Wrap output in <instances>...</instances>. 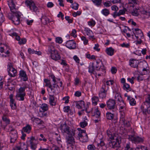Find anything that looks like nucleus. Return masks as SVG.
Listing matches in <instances>:
<instances>
[{"label": "nucleus", "instance_id": "4468645a", "mask_svg": "<svg viewBox=\"0 0 150 150\" xmlns=\"http://www.w3.org/2000/svg\"><path fill=\"white\" fill-rule=\"evenodd\" d=\"M8 4L12 12L15 13L16 11L17 8L14 0H10L8 1Z\"/></svg>", "mask_w": 150, "mask_h": 150}, {"label": "nucleus", "instance_id": "603ef678", "mask_svg": "<svg viewBox=\"0 0 150 150\" xmlns=\"http://www.w3.org/2000/svg\"><path fill=\"white\" fill-rule=\"evenodd\" d=\"M25 22L27 25L30 26L32 25L34 22V20L33 19L30 20L28 19H27L25 20Z\"/></svg>", "mask_w": 150, "mask_h": 150}, {"label": "nucleus", "instance_id": "f257e3e1", "mask_svg": "<svg viewBox=\"0 0 150 150\" xmlns=\"http://www.w3.org/2000/svg\"><path fill=\"white\" fill-rule=\"evenodd\" d=\"M62 131L67 134L66 136L67 141L68 143L73 142L75 140L76 135L78 133V131L76 129L70 128L66 123L64 124L61 128Z\"/></svg>", "mask_w": 150, "mask_h": 150}, {"label": "nucleus", "instance_id": "e2e57ef3", "mask_svg": "<svg viewBox=\"0 0 150 150\" xmlns=\"http://www.w3.org/2000/svg\"><path fill=\"white\" fill-rule=\"evenodd\" d=\"M51 150H60V148L55 145H53L51 147Z\"/></svg>", "mask_w": 150, "mask_h": 150}, {"label": "nucleus", "instance_id": "473e14b6", "mask_svg": "<svg viewBox=\"0 0 150 150\" xmlns=\"http://www.w3.org/2000/svg\"><path fill=\"white\" fill-rule=\"evenodd\" d=\"M115 98L116 101L119 102L122 101L123 100L121 95L120 93H115Z\"/></svg>", "mask_w": 150, "mask_h": 150}, {"label": "nucleus", "instance_id": "412c9836", "mask_svg": "<svg viewBox=\"0 0 150 150\" xmlns=\"http://www.w3.org/2000/svg\"><path fill=\"white\" fill-rule=\"evenodd\" d=\"M68 150H75L76 146L75 145V141L74 140L73 142L68 143L67 141Z\"/></svg>", "mask_w": 150, "mask_h": 150}, {"label": "nucleus", "instance_id": "79ce46f5", "mask_svg": "<svg viewBox=\"0 0 150 150\" xmlns=\"http://www.w3.org/2000/svg\"><path fill=\"white\" fill-rule=\"evenodd\" d=\"M106 115L107 119L109 120H112L113 119L114 115L111 112H107L106 113Z\"/></svg>", "mask_w": 150, "mask_h": 150}, {"label": "nucleus", "instance_id": "ddd939ff", "mask_svg": "<svg viewBox=\"0 0 150 150\" xmlns=\"http://www.w3.org/2000/svg\"><path fill=\"white\" fill-rule=\"evenodd\" d=\"M66 46L70 49H74L76 47V43L73 40H69L66 42Z\"/></svg>", "mask_w": 150, "mask_h": 150}, {"label": "nucleus", "instance_id": "7ed1b4c3", "mask_svg": "<svg viewBox=\"0 0 150 150\" xmlns=\"http://www.w3.org/2000/svg\"><path fill=\"white\" fill-rule=\"evenodd\" d=\"M139 12L142 14L145 15L146 18L148 17V16H150V7L145 6L136 8L132 12V14L134 16H137Z\"/></svg>", "mask_w": 150, "mask_h": 150}, {"label": "nucleus", "instance_id": "37998d69", "mask_svg": "<svg viewBox=\"0 0 150 150\" xmlns=\"http://www.w3.org/2000/svg\"><path fill=\"white\" fill-rule=\"evenodd\" d=\"M27 88L26 86L24 87H21L18 89V92L17 93H25V89Z\"/></svg>", "mask_w": 150, "mask_h": 150}, {"label": "nucleus", "instance_id": "f03ea898", "mask_svg": "<svg viewBox=\"0 0 150 150\" xmlns=\"http://www.w3.org/2000/svg\"><path fill=\"white\" fill-rule=\"evenodd\" d=\"M88 69V72L91 73H93L95 70L101 71L102 74L105 72V67L102 65V63L100 60L93 61L90 65Z\"/></svg>", "mask_w": 150, "mask_h": 150}, {"label": "nucleus", "instance_id": "2f4dec72", "mask_svg": "<svg viewBox=\"0 0 150 150\" xmlns=\"http://www.w3.org/2000/svg\"><path fill=\"white\" fill-rule=\"evenodd\" d=\"M28 53L31 54H35L38 55H40L41 54V52L40 51H37L34 50L33 49H32L30 48H29L28 49Z\"/></svg>", "mask_w": 150, "mask_h": 150}, {"label": "nucleus", "instance_id": "2eb2a0df", "mask_svg": "<svg viewBox=\"0 0 150 150\" xmlns=\"http://www.w3.org/2000/svg\"><path fill=\"white\" fill-rule=\"evenodd\" d=\"M106 104L108 109H113L115 107V101L113 99H110L107 101Z\"/></svg>", "mask_w": 150, "mask_h": 150}, {"label": "nucleus", "instance_id": "864d4df0", "mask_svg": "<svg viewBox=\"0 0 150 150\" xmlns=\"http://www.w3.org/2000/svg\"><path fill=\"white\" fill-rule=\"evenodd\" d=\"M125 111L120 112V119L122 121H125Z\"/></svg>", "mask_w": 150, "mask_h": 150}, {"label": "nucleus", "instance_id": "dca6fc26", "mask_svg": "<svg viewBox=\"0 0 150 150\" xmlns=\"http://www.w3.org/2000/svg\"><path fill=\"white\" fill-rule=\"evenodd\" d=\"M74 103L76 108L78 109L85 108L86 106H85V102L83 100H80L74 102Z\"/></svg>", "mask_w": 150, "mask_h": 150}, {"label": "nucleus", "instance_id": "7c9ffc66", "mask_svg": "<svg viewBox=\"0 0 150 150\" xmlns=\"http://www.w3.org/2000/svg\"><path fill=\"white\" fill-rule=\"evenodd\" d=\"M127 100L129 101L130 105L132 106H134L136 105V103L135 99L132 97H128Z\"/></svg>", "mask_w": 150, "mask_h": 150}, {"label": "nucleus", "instance_id": "8fccbe9b", "mask_svg": "<svg viewBox=\"0 0 150 150\" xmlns=\"http://www.w3.org/2000/svg\"><path fill=\"white\" fill-rule=\"evenodd\" d=\"M106 133L110 139L114 138L115 137L112 134V133L111 132L110 130H107L106 131Z\"/></svg>", "mask_w": 150, "mask_h": 150}, {"label": "nucleus", "instance_id": "13d9d810", "mask_svg": "<svg viewBox=\"0 0 150 150\" xmlns=\"http://www.w3.org/2000/svg\"><path fill=\"white\" fill-rule=\"evenodd\" d=\"M87 149L88 150H95L96 147L94 145L90 144L88 146Z\"/></svg>", "mask_w": 150, "mask_h": 150}, {"label": "nucleus", "instance_id": "4d7b16f0", "mask_svg": "<svg viewBox=\"0 0 150 150\" xmlns=\"http://www.w3.org/2000/svg\"><path fill=\"white\" fill-rule=\"evenodd\" d=\"M87 123L85 121L83 122H80V126L82 128L85 127L87 125Z\"/></svg>", "mask_w": 150, "mask_h": 150}, {"label": "nucleus", "instance_id": "bf43d9fd", "mask_svg": "<svg viewBox=\"0 0 150 150\" xmlns=\"http://www.w3.org/2000/svg\"><path fill=\"white\" fill-rule=\"evenodd\" d=\"M40 136L41 137V138H39V139H38L40 141H43L45 142L47 141V139L45 138L43 134H41L40 135Z\"/></svg>", "mask_w": 150, "mask_h": 150}, {"label": "nucleus", "instance_id": "a878e982", "mask_svg": "<svg viewBox=\"0 0 150 150\" xmlns=\"http://www.w3.org/2000/svg\"><path fill=\"white\" fill-rule=\"evenodd\" d=\"M56 50H57L55 49L54 45L53 44H50L48 45V54H50Z\"/></svg>", "mask_w": 150, "mask_h": 150}, {"label": "nucleus", "instance_id": "9b49d317", "mask_svg": "<svg viewBox=\"0 0 150 150\" xmlns=\"http://www.w3.org/2000/svg\"><path fill=\"white\" fill-rule=\"evenodd\" d=\"M35 142V138L33 137L30 139L28 138V140L27 141L28 144H30V148L33 150H35L37 147V144Z\"/></svg>", "mask_w": 150, "mask_h": 150}, {"label": "nucleus", "instance_id": "c9c22d12", "mask_svg": "<svg viewBox=\"0 0 150 150\" xmlns=\"http://www.w3.org/2000/svg\"><path fill=\"white\" fill-rule=\"evenodd\" d=\"M124 150H133V148L131 146L130 142H128L125 144L124 146Z\"/></svg>", "mask_w": 150, "mask_h": 150}, {"label": "nucleus", "instance_id": "20e7f679", "mask_svg": "<svg viewBox=\"0 0 150 150\" xmlns=\"http://www.w3.org/2000/svg\"><path fill=\"white\" fill-rule=\"evenodd\" d=\"M127 139L135 144H139L143 142L144 140V137H139L135 134L128 135L127 136Z\"/></svg>", "mask_w": 150, "mask_h": 150}, {"label": "nucleus", "instance_id": "aec40b11", "mask_svg": "<svg viewBox=\"0 0 150 150\" xmlns=\"http://www.w3.org/2000/svg\"><path fill=\"white\" fill-rule=\"evenodd\" d=\"M31 129V126L29 124H27L22 128L21 131L28 134H29L30 132Z\"/></svg>", "mask_w": 150, "mask_h": 150}, {"label": "nucleus", "instance_id": "3c124183", "mask_svg": "<svg viewBox=\"0 0 150 150\" xmlns=\"http://www.w3.org/2000/svg\"><path fill=\"white\" fill-rule=\"evenodd\" d=\"M5 20L4 17L2 12H0V25H1V23L3 22Z\"/></svg>", "mask_w": 150, "mask_h": 150}, {"label": "nucleus", "instance_id": "ea45409f", "mask_svg": "<svg viewBox=\"0 0 150 150\" xmlns=\"http://www.w3.org/2000/svg\"><path fill=\"white\" fill-rule=\"evenodd\" d=\"M101 13L103 15L106 16L110 14V12L108 9L105 8L102 10Z\"/></svg>", "mask_w": 150, "mask_h": 150}, {"label": "nucleus", "instance_id": "c756f323", "mask_svg": "<svg viewBox=\"0 0 150 150\" xmlns=\"http://www.w3.org/2000/svg\"><path fill=\"white\" fill-rule=\"evenodd\" d=\"M84 31L88 36L92 39L93 38L94 36L93 35V33L90 29H85Z\"/></svg>", "mask_w": 150, "mask_h": 150}, {"label": "nucleus", "instance_id": "a18cd8bd", "mask_svg": "<svg viewBox=\"0 0 150 150\" xmlns=\"http://www.w3.org/2000/svg\"><path fill=\"white\" fill-rule=\"evenodd\" d=\"M94 110V113L96 114L97 115L98 118H99L100 117V113L98 108L95 107Z\"/></svg>", "mask_w": 150, "mask_h": 150}, {"label": "nucleus", "instance_id": "9d476101", "mask_svg": "<svg viewBox=\"0 0 150 150\" xmlns=\"http://www.w3.org/2000/svg\"><path fill=\"white\" fill-rule=\"evenodd\" d=\"M59 87L57 84L53 83L47 89L49 94L53 95L55 94L57 91V88Z\"/></svg>", "mask_w": 150, "mask_h": 150}, {"label": "nucleus", "instance_id": "6e6552de", "mask_svg": "<svg viewBox=\"0 0 150 150\" xmlns=\"http://www.w3.org/2000/svg\"><path fill=\"white\" fill-rule=\"evenodd\" d=\"M109 89V87L106 86L105 84L102 86L101 88L99 93V96L100 98H103L106 97L107 92Z\"/></svg>", "mask_w": 150, "mask_h": 150}, {"label": "nucleus", "instance_id": "b1692460", "mask_svg": "<svg viewBox=\"0 0 150 150\" xmlns=\"http://www.w3.org/2000/svg\"><path fill=\"white\" fill-rule=\"evenodd\" d=\"M139 62L138 60L134 59L130 60L129 61V65L133 68H137L138 67V65Z\"/></svg>", "mask_w": 150, "mask_h": 150}, {"label": "nucleus", "instance_id": "5fc2aeb1", "mask_svg": "<svg viewBox=\"0 0 150 150\" xmlns=\"http://www.w3.org/2000/svg\"><path fill=\"white\" fill-rule=\"evenodd\" d=\"M114 83V82L113 80H110L107 81L106 82V84H105L106 85H107V86L108 87V86L112 85Z\"/></svg>", "mask_w": 150, "mask_h": 150}, {"label": "nucleus", "instance_id": "49530a36", "mask_svg": "<svg viewBox=\"0 0 150 150\" xmlns=\"http://www.w3.org/2000/svg\"><path fill=\"white\" fill-rule=\"evenodd\" d=\"M89 107L87 105L86 107V108L85 109V111L87 113H94V111H93V108H91V110H89Z\"/></svg>", "mask_w": 150, "mask_h": 150}, {"label": "nucleus", "instance_id": "4c0bfd02", "mask_svg": "<svg viewBox=\"0 0 150 150\" xmlns=\"http://www.w3.org/2000/svg\"><path fill=\"white\" fill-rule=\"evenodd\" d=\"M93 4L97 6H100L101 4L102 0H91Z\"/></svg>", "mask_w": 150, "mask_h": 150}, {"label": "nucleus", "instance_id": "bb28decb", "mask_svg": "<svg viewBox=\"0 0 150 150\" xmlns=\"http://www.w3.org/2000/svg\"><path fill=\"white\" fill-rule=\"evenodd\" d=\"M2 119L3 121L6 124V126L9 124L10 122V120L7 118L6 115H4L2 117ZM1 127L2 128L4 129L5 128L6 125L3 126L2 125Z\"/></svg>", "mask_w": 150, "mask_h": 150}, {"label": "nucleus", "instance_id": "6e6d98bb", "mask_svg": "<svg viewBox=\"0 0 150 150\" xmlns=\"http://www.w3.org/2000/svg\"><path fill=\"white\" fill-rule=\"evenodd\" d=\"M76 31L75 29H74L72 30L70 35L71 36H73L74 38H75L77 37V35L76 34Z\"/></svg>", "mask_w": 150, "mask_h": 150}, {"label": "nucleus", "instance_id": "e433bc0d", "mask_svg": "<svg viewBox=\"0 0 150 150\" xmlns=\"http://www.w3.org/2000/svg\"><path fill=\"white\" fill-rule=\"evenodd\" d=\"M10 136H13V137H17V133L16 131L14 129L10 130Z\"/></svg>", "mask_w": 150, "mask_h": 150}, {"label": "nucleus", "instance_id": "338daca9", "mask_svg": "<svg viewBox=\"0 0 150 150\" xmlns=\"http://www.w3.org/2000/svg\"><path fill=\"white\" fill-rule=\"evenodd\" d=\"M56 42L58 43H61L62 42V39L61 38L57 37L56 38Z\"/></svg>", "mask_w": 150, "mask_h": 150}, {"label": "nucleus", "instance_id": "6ab92c4d", "mask_svg": "<svg viewBox=\"0 0 150 150\" xmlns=\"http://www.w3.org/2000/svg\"><path fill=\"white\" fill-rule=\"evenodd\" d=\"M78 135L79 140L82 142H86L88 141V138L87 134H82L81 133H78Z\"/></svg>", "mask_w": 150, "mask_h": 150}, {"label": "nucleus", "instance_id": "4be33fe9", "mask_svg": "<svg viewBox=\"0 0 150 150\" xmlns=\"http://www.w3.org/2000/svg\"><path fill=\"white\" fill-rule=\"evenodd\" d=\"M19 74L20 77L23 81H27L28 78L25 71L23 70H21L20 71Z\"/></svg>", "mask_w": 150, "mask_h": 150}, {"label": "nucleus", "instance_id": "c03bdc74", "mask_svg": "<svg viewBox=\"0 0 150 150\" xmlns=\"http://www.w3.org/2000/svg\"><path fill=\"white\" fill-rule=\"evenodd\" d=\"M79 5L76 3H72L71 5V7L73 9L75 10H77L78 9Z\"/></svg>", "mask_w": 150, "mask_h": 150}, {"label": "nucleus", "instance_id": "39448f33", "mask_svg": "<svg viewBox=\"0 0 150 150\" xmlns=\"http://www.w3.org/2000/svg\"><path fill=\"white\" fill-rule=\"evenodd\" d=\"M121 142L120 138L116 137L111 139L110 142H109L110 146L112 148L118 149L120 147V144Z\"/></svg>", "mask_w": 150, "mask_h": 150}, {"label": "nucleus", "instance_id": "de8ad7c7", "mask_svg": "<svg viewBox=\"0 0 150 150\" xmlns=\"http://www.w3.org/2000/svg\"><path fill=\"white\" fill-rule=\"evenodd\" d=\"M88 25L91 27H93L96 24V22L95 21L93 20H91L88 22Z\"/></svg>", "mask_w": 150, "mask_h": 150}, {"label": "nucleus", "instance_id": "a19ab883", "mask_svg": "<svg viewBox=\"0 0 150 150\" xmlns=\"http://www.w3.org/2000/svg\"><path fill=\"white\" fill-rule=\"evenodd\" d=\"M92 103L96 105H97V102L99 101V99L97 97L94 96L92 98Z\"/></svg>", "mask_w": 150, "mask_h": 150}, {"label": "nucleus", "instance_id": "423d86ee", "mask_svg": "<svg viewBox=\"0 0 150 150\" xmlns=\"http://www.w3.org/2000/svg\"><path fill=\"white\" fill-rule=\"evenodd\" d=\"M25 4L28 7L31 11L36 12L38 11V8L32 0H27L25 2Z\"/></svg>", "mask_w": 150, "mask_h": 150}, {"label": "nucleus", "instance_id": "1a4fd4ad", "mask_svg": "<svg viewBox=\"0 0 150 150\" xmlns=\"http://www.w3.org/2000/svg\"><path fill=\"white\" fill-rule=\"evenodd\" d=\"M13 13V16L12 19V22L15 25H18L20 23V17L22 13L19 11H16Z\"/></svg>", "mask_w": 150, "mask_h": 150}, {"label": "nucleus", "instance_id": "0e129e2a", "mask_svg": "<svg viewBox=\"0 0 150 150\" xmlns=\"http://www.w3.org/2000/svg\"><path fill=\"white\" fill-rule=\"evenodd\" d=\"M54 6V4L52 2H48L47 4V7L48 8H51Z\"/></svg>", "mask_w": 150, "mask_h": 150}, {"label": "nucleus", "instance_id": "58836bf2", "mask_svg": "<svg viewBox=\"0 0 150 150\" xmlns=\"http://www.w3.org/2000/svg\"><path fill=\"white\" fill-rule=\"evenodd\" d=\"M123 88L124 90H126L127 92L130 91L131 90V88L130 87L129 84L126 83L124 84Z\"/></svg>", "mask_w": 150, "mask_h": 150}, {"label": "nucleus", "instance_id": "a211bd4d", "mask_svg": "<svg viewBox=\"0 0 150 150\" xmlns=\"http://www.w3.org/2000/svg\"><path fill=\"white\" fill-rule=\"evenodd\" d=\"M50 57L52 59L55 61L59 59L60 58V56L57 50L50 54Z\"/></svg>", "mask_w": 150, "mask_h": 150}, {"label": "nucleus", "instance_id": "0eeeda50", "mask_svg": "<svg viewBox=\"0 0 150 150\" xmlns=\"http://www.w3.org/2000/svg\"><path fill=\"white\" fill-rule=\"evenodd\" d=\"M8 75L11 77H15L17 74L16 70L13 67L12 64L11 63H8Z\"/></svg>", "mask_w": 150, "mask_h": 150}, {"label": "nucleus", "instance_id": "f3484780", "mask_svg": "<svg viewBox=\"0 0 150 150\" xmlns=\"http://www.w3.org/2000/svg\"><path fill=\"white\" fill-rule=\"evenodd\" d=\"M13 95L11 94L9 96V98L10 99V104L11 109L13 110H15L16 108V104L15 100L13 98Z\"/></svg>", "mask_w": 150, "mask_h": 150}, {"label": "nucleus", "instance_id": "72a5a7b5", "mask_svg": "<svg viewBox=\"0 0 150 150\" xmlns=\"http://www.w3.org/2000/svg\"><path fill=\"white\" fill-rule=\"evenodd\" d=\"M42 23L43 24H46L49 22V19L47 17L45 16H43L41 19Z\"/></svg>", "mask_w": 150, "mask_h": 150}, {"label": "nucleus", "instance_id": "f8f14e48", "mask_svg": "<svg viewBox=\"0 0 150 150\" xmlns=\"http://www.w3.org/2000/svg\"><path fill=\"white\" fill-rule=\"evenodd\" d=\"M132 29V33L135 35V36L137 39L139 38L142 39L144 37L142 31L139 29Z\"/></svg>", "mask_w": 150, "mask_h": 150}, {"label": "nucleus", "instance_id": "774afa93", "mask_svg": "<svg viewBox=\"0 0 150 150\" xmlns=\"http://www.w3.org/2000/svg\"><path fill=\"white\" fill-rule=\"evenodd\" d=\"M145 102L149 105L150 106V95H149L146 98Z\"/></svg>", "mask_w": 150, "mask_h": 150}, {"label": "nucleus", "instance_id": "680f3d73", "mask_svg": "<svg viewBox=\"0 0 150 150\" xmlns=\"http://www.w3.org/2000/svg\"><path fill=\"white\" fill-rule=\"evenodd\" d=\"M118 104L119 107H126V104L125 103L123 100L122 101H120Z\"/></svg>", "mask_w": 150, "mask_h": 150}, {"label": "nucleus", "instance_id": "c85d7f7f", "mask_svg": "<svg viewBox=\"0 0 150 150\" xmlns=\"http://www.w3.org/2000/svg\"><path fill=\"white\" fill-rule=\"evenodd\" d=\"M114 50L112 47L107 48L105 51L106 53L109 55L111 56L114 54Z\"/></svg>", "mask_w": 150, "mask_h": 150}, {"label": "nucleus", "instance_id": "69168bd1", "mask_svg": "<svg viewBox=\"0 0 150 150\" xmlns=\"http://www.w3.org/2000/svg\"><path fill=\"white\" fill-rule=\"evenodd\" d=\"M81 11H78L76 12H74L72 13L73 16L74 17H76L77 16H79L81 14Z\"/></svg>", "mask_w": 150, "mask_h": 150}, {"label": "nucleus", "instance_id": "5701e85b", "mask_svg": "<svg viewBox=\"0 0 150 150\" xmlns=\"http://www.w3.org/2000/svg\"><path fill=\"white\" fill-rule=\"evenodd\" d=\"M49 103L51 106H55L56 105V102L54 99V95L49 94Z\"/></svg>", "mask_w": 150, "mask_h": 150}, {"label": "nucleus", "instance_id": "052dcab7", "mask_svg": "<svg viewBox=\"0 0 150 150\" xmlns=\"http://www.w3.org/2000/svg\"><path fill=\"white\" fill-rule=\"evenodd\" d=\"M81 40L83 41V43L85 45L87 44L88 42V41L84 36H83L81 37Z\"/></svg>", "mask_w": 150, "mask_h": 150}, {"label": "nucleus", "instance_id": "cd10ccee", "mask_svg": "<svg viewBox=\"0 0 150 150\" xmlns=\"http://www.w3.org/2000/svg\"><path fill=\"white\" fill-rule=\"evenodd\" d=\"M104 141V139L102 137L98 141L97 143V148H98V149H99L101 147L104 146H105V143Z\"/></svg>", "mask_w": 150, "mask_h": 150}, {"label": "nucleus", "instance_id": "09e8293b", "mask_svg": "<svg viewBox=\"0 0 150 150\" xmlns=\"http://www.w3.org/2000/svg\"><path fill=\"white\" fill-rule=\"evenodd\" d=\"M26 147V145H25ZM12 150H28V149L26 147L25 149H24L22 147V146H16Z\"/></svg>", "mask_w": 150, "mask_h": 150}, {"label": "nucleus", "instance_id": "393cba45", "mask_svg": "<svg viewBox=\"0 0 150 150\" xmlns=\"http://www.w3.org/2000/svg\"><path fill=\"white\" fill-rule=\"evenodd\" d=\"M25 93H17L16 96V99L19 101H23L24 100V97Z\"/></svg>", "mask_w": 150, "mask_h": 150}, {"label": "nucleus", "instance_id": "f704fd0d", "mask_svg": "<svg viewBox=\"0 0 150 150\" xmlns=\"http://www.w3.org/2000/svg\"><path fill=\"white\" fill-rule=\"evenodd\" d=\"M40 109L42 110H40V112H44L47 111L48 109L47 105L45 103L42 104L40 106Z\"/></svg>", "mask_w": 150, "mask_h": 150}]
</instances>
